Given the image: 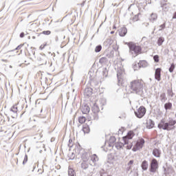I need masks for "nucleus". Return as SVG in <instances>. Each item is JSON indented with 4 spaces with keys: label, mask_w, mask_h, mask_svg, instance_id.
Listing matches in <instances>:
<instances>
[{
    "label": "nucleus",
    "mask_w": 176,
    "mask_h": 176,
    "mask_svg": "<svg viewBox=\"0 0 176 176\" xmlns=\"http://www.w3.org/2000/svg\"><path fill=\"white\" fill-rule=\"evenodd\" d=\"M129 87L133 91L140 93V91L144 90V87H145V82H144V80L142 79L133 80L130 82Z\"/></svg>",
    "instance_id": "nucleus-1"
},
{
    "label": "nucleus",
    "mask_w": 176,
    "mask_h": 176,
    "mask_svg": "<svg viewBox=\"0 0 176 176\" xmlns=\"http://www.w3.org/2000/svg\"><path fill=\"white\" fill-rule=\"evenodd\" d=\"M176 121L174 120H170L168 122H166L164 120H162L158 124V128L162 129V130H167L170 131L175 129Z\"/></svg>",
    "instance_id": "nucleus-2"
},
{
    "label": "nucleus",
    "mask_w": 176,
    "mask_h": 176,
    "mask_svg": "<svg viewBox=\"0 0 176 176\" xmlns=\"http://www.w3.org/2000/svg\"><path fill=\"white\" fill-rule=\"evenodd\" d=\"M127 46L129 47V52L133 57H137V56L142 53V48L141 46L133 42L128 43Z\"/></svg>",
    "instance_id": "nucleus-3"
},
{
    "label": "nucleus",
    "mask_w": 176,
    "mask_h": 176,
    "mask_svg": "<svg viewBox=\"0 0 176 176\" xmlns=\"http://www.w3.org/2000/svg\"><path fill=\"white\" fill-rule=\"evenodd\" d=\"M135 135L134 131H130L128 132L127 135L122 138L124 144L126 146V149H131L133 148V143H129V140H133V138Z\"/></svg>",
    "instance_id": "nucleus-4"
},
{
    "label": "nucleus",
    "mask_w": 176,
    "mask_h": 176,
    "mask_svg": "<svg viewBox=\"0 0 176 176\" xmlns=\"http://www.w3.org/2000/svg\"><path fill=\"white\" fill-rule=\"evenodd\" d=\"M145 144V140L142 138H139L136 140L135 144H134L132 151L133 152H137V151H140V149H142L144 148V144Z\"/></svg>",
    "instance_id": "nucleus-5"
},
{
    "label": "nucleus",
    "mask_w": 176,
    "mask_h": 176,
    "mask_svg": "<svg viewBox=\"0 0 176 176\" xmlns=\"http://www.w3.org/2000/svg\"><path fill=\"white\" fill-rule=\"evenodd\" d=\"M159 169V162H157V160L153 158L150 164V173H156L157 170Z\"/></svg>",
    "instance_id": "nucleus-6"
},
{
    "label": "nucleus",
    "mask_w": 176,
    "mask_h": 176,
    "mask_svg": "<svg viewBox=\"0 0 176 176\" xmlns=\"http://www.w3.org/2000/svg\"><path fill=\"white\" fill-rule=\"evenodd\" d=\"M145 113H146V109L144 107V106H140V108L135 111V116L139 118V119L144 118V116H145Z\"/></svg>",
    "instance_id": "nucleus-7"
},
{
    "label": "nucleus",
    "mask_w": 176,
    "mask_h": 176,
    "mask_svg": "<svg viewBox=\"0 0 176 176\" xmlns=\"http://www.w3.org/2000/svg\"><path fill=\"white\" fill-rule=\"evenodd\" d=\"M86 122H89V124H91V117L89 116H87V117L83 116L78 117V122L80 124H84V123H86Z\"/></svg>",
    "instance_id": "nucleus-8"
},
{
    "label": "nucleus",
    "mask_w": 176,
    "mask_h": 176,
    "mask_svg": "<svg viewBox=\"0 0 176 176\" xmlns=\"http://www.w3.org/2000/svg\"><path fill=\"white\" fill-rule=\"evenodd\" d=\"M161 72H162V69L157 68L155 69V78L157 80L160 81L161 78Z\"/></svg>",
    "instance_id": "nucleus-9"
},
{
    "label": "nucleus",
    "mask_w": 176,
    "mask_h": 176,
    "mask_svg": "<svg viewBox=\"0 0 176 176\" xmlns=\"http://www.w3.org/2000/svg\"><path fill=\"white\" fill-rule=\"evenodd\" d=\"M82 131H83L84 134H89V133H90V126H89V124H83Z\"/></svg>",
    "instance_id": "nucleus-10"
},
{
    "label": "nucleus",
    "mask_w": 176,
    "mask_h": 176,
    "mask_svg": "<svg viewBox=\"0 0 176 176\" xmlns=\"http://www.w3.org/2000/svg\"><path fill=\"white\" fill-rule=\"evenodd\" d=\"M92 94H93V89L91 88L85 89L84 92L85 97H91Z\"/></svg>",
    "instance_id": "nucleus-11"
},
{
    "label": "nucleus",
    "mask_w": 176,
    "mask_h": 176,
    "mask_svg": "<svg viewBox=\"0 0 176 176\" xmlns=\"http://www.w3.org/2000/svg\"><path fill=\"white\" fill-rule=\"evenodd\" d=\"M127 34V28L125 27L122 28L119 30V35L120 36H124Z\"/></svg>",
    "instance_id": "nucleus-12"
},
{
    "label": "nucleus",
    "mask_w": 176,
    "mask_h": 176,
    "mask_svg": "<svg viewBox=\"0 0 176 176\" xmlns=\"http://www.w3.org/2000/svg\"><path fill=\"white\" fill-rule=\"evenodd\" d=\"M91 109L94 113H98V112H100V107H98V104H97L96 102L94 103Z\"/></svg>",
    "instance_id": "nucleus-13"
},
{
    "label": "nucleus",
    "mask_w": 176,
    "mask_h": 176,
    "mask_svg": "<svg viewBox=\"0 0 176 176\" xmlns=\"http://www.w3.org/2000/svg\"><path fill=\"white\" fill-rule=\"evenodd\" d=\"M153 155L155 157H160V155H162V151H160L159 148H154L153 151Z\"/></svg>",
    "instance_id": "nucleus-14"
},
{
    "label": "nucleus",
    "mask_w": 176,
    "mask_h": 176,
    "mask_svg": "<svg viewBox=\"0 0 176 176\" xmlns=\"http://www.w3.org/2000/svg\"><path fill=\"white\" fill-rule=\"evenodd\" d=\"M138 64L140 68H145V67H148V62H146V60H140Z\"/></svg>",
    "instance_id": "nucleus-15"
},
{
    "label": "nucleus",
    "mask_w": 176,
    "mask_h": 176,
    "mask_svg": "<svg viewBox=\"0 0 176 176\" xmlns=\"http://www.w3.org/2000/svg\"><path fill=\"white\" fill-rule=\"evenodd\" d=\"M81 111L84 114L89 113V112H90V107H89V106L84 105L82 107Z\"/></svg>",
    "instance_id": "nucleus-16"
},
{
    "label": "nucleus",
    "mask_w": 176,
    "mask_h": 176,
    "mask_svg": "<svg viewBox=\"0 0 176 176\" xmlns=\"http://www.w3.org/2000/svg\"><path fill=\"white\" fill-rule=\"evenodd\" d=\"M155 126V123H153V121L152 120H148L146 122V127L147 129H153Z\"/></svg>",
    "instance_id": "nucleus-17"
},
{
    "label": "nucleus",
    "mask_w": 176,
    "mask_h": 176,
    "mask_svg": "<svg viewBox=\"0 0 176 176\" xmlns=\"http://www.w3.org/2000/svg\"><path fill=\"white\" fill-rule=\"evenodd\" d=\"M148 166H149V164H148V161L144 160L142 163L141 167H142V170H148Z\"/></svg>",
    "instance_id": "nucleus-18"
},
{
    "label": "nucleus",
    "mask_w": 176,
    "mask_h": 176,
    "mask_svg": "<svg viewBox=\"0 0 176 176\" xmlns=\"http://www.w3.org/2000/svg\"><path fill=\"white\" fill-rule=\"evenodd\" d=\"M81 159L82 162H88L89 159V154L87 153H85L82 154Z\"/></svg>",
    "instance_id": "nucleus-19"
},
{
    "label": "nucleus",
    "mask_w": 176,
    "mask_h": 176,
    "mask_svg": "<svg viewBox=\"0 0 176 176\" xmlns=\"http://www.w3.org/2000/svg\"><path fill=\"white\" fill-rule=\"evenodd\" d=\"M91 160L93 162V163H94V164H96V163L98 162V156H97L96 154L92 155L91 156Z\"/></svg>",
    "instance_id": "nucleus-20"
},
{
    "label": "nucleus",
    "mask_w": 176,
    "mask_h": 176,
    "mask_svg": "<svg viewBox=\"0 0 176 176\" xmlns=\"http://www.w3.org/2000/svg\"><path fill=\"white\" fill-rule=\"evenodd\" d=\"M100 64H107L108 63V59L105 57H102L99 60Z\"/></svg>",
    "instance_id": "nucleus-21"
},
{
    "label": "nucleus",
    "mask_w": 176,
    "mask_h": 176,
    "mask_svg": "<svg viewBox=\"0 0 176 176\" xmlns=\"http://www.w3.org/2000/svg\"><path fill=\"white\" fill-rule=\"evenodd\" d=\"M81 167L84 170H86V168H89V164H87V162L82 161V163L81 164Z\"/></svg>",
    "instance_id": "nucleus-22"
},
{
    "label": "nucleus",
    "mask_w": 176,
    "mask_h": 176,
    "mask_svg": "<svg viewBox=\"0 0 176 176\" xmlns=\"http://www.w3.org/2000/svg\"><path fill=\"white\" fill-rule=\"evenodd\" d=\"M165 109H171L173 108V104L171 102H168L164 104Z\"/></svg>",
    "instance_id": "nucleus-23"
},
{
    "label": "nucleus",
    "mask_w": 176,
    "mask_h": 176,
    "mask_svg": "<svg viewBox=\"0 0 176 176\" xmlns=\"http://www.w3.org/2000/svg\"><path fill=\"white\" fill-rule=\"evenodd\" d=\"M163 42H164V38L163 37H160L157 41L158 46H162V45H163Z\"/></svg>",
    "instance_id": "nucleus-24"
},
{
    "label": "nucleus",
    "mask_w": 176,
    "mask_h": 176,
    "mask_svg": "<svg viewBox=\"0 0 176 176\" xmlns=\"http://www.w3.org/2000/svg\"><path fill=\"white\" fill-rule=\"evenodd\" d=\"M160 98L161 101H166L167 100V98L166 97V94L162 93L160 96Z\"/></svg>",
    "instance_id": "nucleus-25"
},
{
    "label": "nucleus",
    "mask_w": 176,
    "mask_h": 176,
    "mask_svg": "<svg viewBox=\"0 0 176 176\" xmlns=\"http://www.w3.org/2000/svg\"><path fill=\"white\" fill-rule=\"evenodd\" d=\"M75 170L73 168H69V176H75Z\"/></svg>",
    "instance_id": "nucleus-26"
},
{
    "label": "nucleus",
    "mask_w": 176,
    "mask_h": 176,
    "mask_svg": "<svg viewBox=\"0 0 176 176\" xmlns=\"http://www.w3.org/2000/svg\"><path fill=\"white\" fill-rule=\"evenodd\" d=\"M11 111H12V112H14V113H17V111H18L17 105H16V104L14 105V106L11 108Z\"/></svg>",
    "instance_id": "nucleus-27"
},
{
    "label": "nucleus",
    "mask_w": 176,
    "mask_h": 176,
    "mask_svg": "<svg viewBox=\"0 0 176 176\" xmlns=\"http://www.w3.org/2000/svg\"><path fill=\"white\" fill-rule=\"evenodd\" d=\"M174 69H175V65L174 63H172L169 68V72H173Z\"/></svg>",
    "instance_id": "nucleus-28"
},
{
    "label": "nucleus",
    "mask_w": 176,
    "mask_h": 176,
    "mask_svg": "<svg viewBox=\"0 0 176 176\" xmlns=\"http://www.w3.org/2000/svg\"><path fill=\"white\" fill-rule=\"evenodd\" d=\"M133 21H138V20H140V14L135 15L133 17Z\"/></svg>",
    "instance_id": "nucleus-29"
},
{
    "label": "nucleus",
    "mask_w": 176,
    "mask_h": 176,
    "mask_svg": "<svg viewBox=\"0 0 176 176\" xmlns=\"http://www.w3.org/2000/svg\"><path fill=\"white\" fill-rule=\"evenodd\" d=\"M101 49H102V47L101 45H98L95 48L96 53H98L99 52H101Z\"/></svg>",
    "instance_id": "nucleus-30"
},
{
    "label": "nucleus",
    "mask_w": 176,
    "mask_h": 176,
    "mask_svg": "<svg viewBox=\"0 0 176 176\" xmlns=\"http://www.w3.org/2000/svg\"><path fill=\"white\" fill-rule=\"evenodd\" d=\"M42 34H43V35H50L52 34V32H50V30H46L43 31Z\"/></svg>",
    "instance_id": "nucleus-31"
},
{
    "label": "nucleus",
    "mask_w": 176,
    "mask_h": 176,
    "mask_svg": "<svg viewBox=\"0 0 176 176\" xmlns=\"http://www.w3.org/2000/svg\"><path fill=\"white\" fill-rule=\"evenodd\" d=\"M153 60L155 63H159V55H155L153 56Z\"/></svg>",
    "instance_id": "nucleus-32"
},
{
    "label": "nucleus",
    "mask_w": 176,
    "mask_h": 176,
    "mask_svg": "<svg viewBox=\"0 0 176 176\" xmlns=\"http://www.w3.org/2000/svg\"><path fill=\"white\" fill-rule=\"evenodd\" d=\"M27 162H28V155H25L24 157L23 164H25V163H27Z\"/></svg>",
    "instance_id": "nucleus-33"
},
{
    "label": "nucleus",
    "mask_w": 176,
    "mask_h": 176,
    "mask_svg": "<svg viewBox=\"0 0 176 176\" xmlns=\"http://www.w3.org/2000/svg\"><path fill=\"white\" fill-rule=\"evenodd\" d=\"M132 164H134V160H130L128 163V166H129V167H131Z\"/></svg>",
    "instance_id": "nucleus-34"
},
{
    "label": "nucleus",
    "mask_w": 176,
    "mask_h": 176,
    "mask_svg": "<svg viewBox=\"0 0 176 176\" xmlns=\"http://www.w3.org/2000/svg\"><path fill=\"white\" fill-rule=\"evenodd\" d=\"M23 46H24V45H19L16 48V50H20Z\"/></svg>",
    "instance_id": "nucleus-35"
},
{
    "label": "nucleus",
    "mask_w": 176,
    "mask_h": 176,
    "mask_svg": "<svg viewBox=\"0 0 176 176\" xmlns=\"http://www.w3.org/2000/svg\"><path fill=\"white\" fill-rule=\"evenodd\" d=\"M160 28H162V30H164V28H166V24L164 23V24L161 25Z\"/></svg>",
    "instance_id": "nucleus-36"
},
{
    "label": "nucleus",
    "mask_w": 176,
    "mask_h": 176,
    "mask_svg": "<svg viewBox=\"0 0 176 176\" xmlns=\"http://www.w3.org/2000/svg\"><path fill=\"white\" fill-rule=\"evenodd\" d=\"M72 139H69V146H72Z\"/></svg>",
    "instance_id": "nucleus-37"
},
{
    "label": "nucleus",
    "mask_w": 176,
    "mask_h": 176,
    "mask_svg": "<svg viewBox=\"0 0 176 176\" xmlns=\"http://www.w3.org/2000/svg\"><path fill=\"white\" fill-rule=\"evenodd\" d=\"M116 147L117 148V149H120V148H122V145H118V144H116Z\"/></svg>",
    "instance_id": "nucleus-38"
},
{
    "label": "nucleus",
    "mask_w": 176,
    "mask_h": 176,
    "mask_svg": "<svg viewBox=\"0 0 176 176\" xmlns=\"http://www.w3.org/2000/svg\"><path fill=\"white\" fill-rule=\"evenodd\" d=\"M25 34H24V32H21V34H20V38H24V36H25Z\"/></svg>",
    "instance_id": "nucleus-39"
},
{
    "label": "nucleus",
    "mask_w": 176,
    "mask_h": 176,
    "mask_svg": "<svg viewBox=\"0 0 176 176\" xmlns=\"http://www.w3.org/2000/svg\"><path fill=\"white\" fill-rule=\"evenodd\" d=\"M45 46H47V44H46V43L44 44V45H41V47H40V48H41V49H43Z\"/></svg>",
    "instance_id": "nucleus-40"
},
{
    "label": "nucleus",
    "mask_w": 176,
    "mask_h": 176,
    "mask_svg": "<svg viewBox=\"0 0 176 176\" xmlns=\"http://www.w3.org/2000/svg\"><path fill=\"white\" fill-rule=\"evenodd\" d=\"M118 76V82L120 83V82H123V80H122L121 78H119V76Z\"/></svg>",
    "instance_id": "nucleus-41"
},
{
    "label": "nucleus",
    "mask_w": 176,
    "mask_h": 176,
    "mask_svg": "<svg viewBox=\"0 0 176 176\" xmlns=\"http://www.w3.org/2000/svg\"><path fill=\"white\" fill-rule=\"evenodd\" d=\"M173 19H176V12L174 13Z\"/></svg>",
    "instance_id": "nucleus-42"
},
{
    "label": "nucleus",
    "mask_w": 176,
    "mask_h": 176,
    "mask_svg": "<svg viewBox=\"0 0 176 176\" xmlns=\"http://www.w3.org/2000/svg\"><path fill=\"white\" fill-rule=\"evenodd\" d=\"M145 39H146V37L144 36V37L142 38V41H145Z\"/></svg>",
    "instance_id": "nucleus-43"
},
{
    "label": "nucleus",
    "mask_w": 176,
    "mask_h": 176,
    "mask_svg": "<svg viewBox=\"0 0 176 176\" xmlns=\"http://www.w3.org/2000/svg\"><path fill=\"white\" fill-rule=\"evenodd\" d=\"M162 8H164V4H162Z\"/></svg>",
    "instance_id": "nucleus-44"
},
{
    "label": "nucleus",
    "mask_w": 176,
    "mask_h": 176,
    "mask_svg": "<svg viewBox=\"0 0 176 176\" xmlns=\"http://www.w3.org/2000/svg\"><path fill=\"white\" fill-rule=\"evenodd\" d=\"M111 34H114V32L113 31V32H111Z\"/></svg>",
    "instance_id": "nucleus-45"
}]
</instances>
